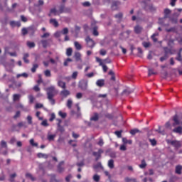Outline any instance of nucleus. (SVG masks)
<instances>
[{
    "mask_svg": "<svg viewBox=\"0 0 182 182\" xmlns=\"http://www.w3.org/2000/svg\"><path fill=\"white\" fill-rule=\"evenodd\" d=\"M181 52H182V48L179 49V52L178 53V56L176 57V60H178V62L182 61Z\"/></svg>",
    "mask_w": 182,
    "mask_h": 182,
    "instance_id": "nucleus-27",
    "label": "nucleus"
},
{
    "mask_svg": "<svg viewBox=\"0 0 182 182\" xmlns=\"http://www.w3.org/2000/svg\"><path fill=\"white\" fill-rule=\"evenodd\" d=\"M28 75L26 73H23L21 74H18L16 75L17 79H19V77H28Z\"/></svg>",
    "mask_w": 182,
    "mask_h": 182,
    "instance_id": "nucleus-38",
    "label": "nucleus"
},
{
    "mask_svg": "<svg viewBox=\"0 0 182 182\" xmlns=\"http://www.w3.org/2000/svg\"><path fill=\"white\" fill-rule=\"evenodd\" d=\"M59 14H63L64 12H68V9L65 7V4H61L58 10Z\"/></svg>",
    "mask_w": 182,
    "mask_h": 182,
    "instance_id": "nucleus-17",
    "label": "nucleus"
},
{
    "mask_svg": "<svg viewBox=\"0 0 182 182\" xmlns=\"http://www.w3.org/2000/svg\"><path fill=\"white\" fill-rule=\"evenodd\" d=\"M85 42H87L88 48H93L95 46V41L89 36L85 38Z\"/></svg>",
    "mask_w": 182,
    "mask_h": 182,
    "instance_id": "nucleus-8",
    "label": "nucleus"
},
{
    "mask_svg": "<svg viewBox=\"0 0 182 182\" xmlns=\"http://www.w3.org/2000/svg\"><path fill=\"white\" fill-rule=\"evenodd\" d=\"M91 121L97 122L99 120V115H95L90 118Z\"/></svg>",
    "mask_w": 182,
    "mask_h": 182,
    "instance_id": "nucleus-55",
    "label": "nucleus"
},
{
    "mask_svg": "<svg viewBox=\"0 0 182 182\" xmlns=\"http://www.w3.org/2000/svg\"><path fill=\"white\" fill-rule=\"evenodd\" d=\"M134 32L136 33V35H140L141 32H143V27L140 25H136L134 27Z\"/></svg>",
    "mask_w": 182,
    "mask_h": 182,
    "instance_id": "nucleus-9",
    "label": "nucleus"
},
{
    "mask_svg": "<svg viewBox=\"0 0 182 182\" xmlns=\"http://www.w3.org/2000/svg\"><path fill=\"white\" fill-rule=\"evenodd\" d=\"M55 95H56V90L55 89V87L51 86L47 88L48 99H50L51 97H53Z\"/></svg>",
    "mask_w": 182,
    "mask_h": 182,
    "instance_id": "nucleus-3",
    "label": "nucleus"
},
{
    "mask_svg": "<svg viewBox=\"0 0 182 182\" xmlns=\"http://www.w3.org/2000/svg\"><path fill=\"white\" fill-rule=\"evenodd\" d=\"M93 168L95 170H97L98 168H103V166H102V163L98 162L97 164L93 166Z\"/></svg>",
    "mask_w": 182,
    "mask_h": 182,
    "instance_id": "nucleus-33",
    "label": "nucleus"
},
{
    "mask_svg": "<svg viewBox=\"0 0 182 182\" xmlns=\"http://www.w3.org/2000/svg\"><path fill=\"white\" fill-rule=\"evenodd\" d=\"M122 142L124 144H132L133 143V141L132 140H128L127 138H122Z\"/></svg>",
    "mask_w": 182,
    "mask_h": 182,
    "instance_id": "nucleus-31",
    "label": "nucleus"
},
{
    "mask_svg": "<svg viewBox=\"0 0 182 182\" xmlns=\"http://www.w3.org/2000/svg\"><path fill=\"white\" fill-rule=\"evenodd\" d=\"M173 133H177L178 134H182V127L178 126L173 129Z\"/></svg>",
    "mask_w": 182,
    "mask_h": 182,
    "instance_id": "nucleus-18",
    "label": "nucleus"
},
{
    "mask_svg": "<svg viewBox=\"0 0 182 182\" xmlns=\"http://www.w3.org/2000/svg\"><path fill=\"white\" fill-rule=\"evenodd\" d=\"M88 82L86 80H82L79 82L78 87L81 90H87Z\"/></svg>",
    "mask_w": 182,
    "mask_h": 182,
    "instance_id": "nucleus-4",
    "label": "nucleus"
},
{
    "mask_svg": "<svg viewBox=\"0 0 182 182\" xmlns=\"http://www.w3.org/2000/svg\"><path fill=\"white\" fill-rule=\"evenodd\" d=\"M92 34L94 35V36H99V32H97V26H95L93 28V33Z\"/></svg>",
    "mask_w": 182,
    "mask_h": 182,
    "instance_id": "nucleus-49",
    "label": "nucleus"
},
{
    "mask_svg": "<svg viewBox=\"0 0 182 182\" xmlns=\"http://www.w3.org/2000/svg\"><path fill=\"white\" fill-rule=\"evenodd\" d=\"M62 164H63V162H60L58 166V170L59 173H62V171H63V168H62L61 167Z\"/></svg>",
    "mask_w": 182,
    "mask_h": 182,
    "instance_id": "nucleus-59",
    "label": "nucleus"
},
{
    "mask_svg": "<svg viewBox=\"0 0 182 182\" xmlns=\"http://www.w3.org/2000/svg\"><path fill=\"white\" fill-rule=\"evenodd\" d=\"M125 33H127V36L125 38L122 37V36H123V35H124V33H121V37H120L121 39H126V38H129V35H130V33H132V31L128 30V31H126Z\"/></svg>",
    "mask_w": 182,
    "mask_h": 182,
    "instance_id": "nucleus-36",
    "label": "nucleus"
},
{
    "mask_svg": "<svg viewBox=\"0 0 182 182\" xmlns=\"http://www.w3.org/2000/svg\"><path fill=\"white\" fill-rule=\"evenodd\" d=\"M45 76H46L47 77H50V76H52V74L50 73V70H46L44 72Z\"/></svg>",
    "mask_w": 182,
    "mask_h": 182,
    "instance_id": "nucleus-54",
    "label": "nucleus"
},
{
    "mask_svg": "<svg viewBox=\"0 0 182 182\" xmlns=\"http://www.w3.org/2000/svg\"><path fill=\"white\" fill-rule=\"evenodd\" d=\"M181 170H182V166L181 165H178L176 166L175 172L176 174H181Z\"/></svg>",
    "mask_w": 182,
    "mask_h": 182,
    "instance_id": "nucleus-23",
    "label": "nucleus"
},
{
    "mask_svg": "<svg viewBox=\"0 0 182 182\" xmlns=\"http://www.w3.org/2000/svg\"><path fill=\"white\" fill-rule=\"evenodd\" d=\"M125 182H136V179H132L129 178H125Z\"/></svg>",
    "mask_w": 182,
    "mask_h": 182,
    "instance_id": "nucleus-64",
    "label": "nucleus"
},
{
    "mask_svg": "<svg viewBox=\"0 0 182 182\" xmlns=\"http://www.w3.org/2000/svg\"><path fill=\"white\" fill-rule=\"evenodd\" d=\"M73 53V50L72 48H68L66 50V55L67 56H72V53Z\"/></svg>",
    "mask_w": 182,
    "mask_h": 182,
    "instance_id": "nucleus-37",
    "label": "nucleus"
},
{
    "mask_svg": "<svg viewBox=\"0 0 182 182\" xmlns=\"http://www.w3.org/2000/svg\"><path fill=\"white\" fill-rule=\"evenodd\" d=\"M39 68V65L38 64H33V68H31V72L33 73H35L36 72V70Z\"/></svg>",
    "mask_w": 182,
    "mask_h": 182,
    "instance_id": "nucleus-44",
    "label": "nucleus"
},
{
    "mask_svg": "<svg viewBox=\"0 0 182 182\" xmlns=\"http://www.w3.org/2000/svg\"><path fill=\"white\" fill-rule=\"evenodd\" d=\"M139 168L144 169L147 167V163H146V160L142 159L141 161V164L139 165Z\"/></svg>",
    "mask_w": 182,
    "mask_h": 182,
    "instance_id": "nucleus-20",
    "label": "nucleus"
},
{
    "mask_svg": "<svg viewBox=\"0 0 182 182\" xmlns=\"http://www.w3.org/2000/svg\"><path fill=\"white\" fill-rule=\"evenodd\" d=\"M1 146L3 147L4 149H8V144H6V141L4 140L1 141Z\"/></svg>",
    "mask_w": 182,
    "mask_h": 182,
    "instance_id": "nucleus-45",
    "label": "nucleus"
},
{
    "mask_svg": "<svg viewBox=\"0 0 182 182\" xmlns=\"http://www.w3.org/2000/svg\"><path fill=\"white\" fill-rule=\"evenodd\" d=\"M175 11H177L178 13H177V12H175V13L173 14V16H174L175 18H178V17L180 16V13L181 12L182 9H175Z\"/></svg>",
    "mask_w": 182,
    "mask_h": 182,
    "instance_id": "nucleus-34",
    "label": "nucleus"
},
{
    "mask_svg": "<svg viewBox=\"0 0 182 182\" xmlns=\"http://www.w3.org/2000/svg\"><path fill=\"white\" fill-rule=\"evenodd\" d=\"M19 99H21V95H19V94H14L13 95V100H14V102H18V100H19Z\"/></svg>",
    "mask_w": 182,
    "mask_h": 182,
    "instance_id": "nucleus-29",
    "label": "nucleus"
},
{
    "mask_svg": "<svg viewBox=\"0 0 182 182\" xmlns=\"http://www.w3.org/2000/svg\"><path fill=\"white\" fill-rule=\"evenodd\" d=\"M70 95V91L68 90H63L60 92V96L63 97H68Z\"/></svg>",
    "mask_w": 182,
    "mask_h": 182,
    "instance_id": "nucleus-12",
    "label": "nucleus"
},
{
    "mask_svg": "<svg viewBox=\"0 0 182 182\" xmlns=\"http://www.w3.org/2000/svg\"><path fill=\"white\" fill-rule=\"evenodd\" d=\"M122 133H123V130H120V131H115L114 132V134H116V136L120 139L122 137Z\"/></svg>",
    "mask_w": 182,
    "mask_h": 182,
    "instance_id": "nucleus-46",
    "label": "nucleus"
},
{
    "mask_svg": "<svg viewBox=\"0 0 182 182\" xmlns=\"http://www.w3.org/2000/svg\"><path fill=\"white\" fill-rule=\"evenodd\" d=\"M164 51H165V55H168V53H170L171 55H173V53H174V52H173V50L170 49V48H166L164 49Z\"/></svg>",
    "mask_w": 182,
    "mask_h": 182,
    "instance_id": "nucleus-35",
    "label": "nucleus"
},
{
    "mask_svg": "<svg viewBox=\"0 0 182 182\" xmlns=\"http://www.w3.org/2000/svg\"><path fill=\"white\" fill-rule=\"evenodd\" d=\"M106 100H107V94H99L97 96V102H99L100 107H102V104Z\"/></svg>",
    "mask_w": 182,
    "mask_h": 182,
    "instance_id": "nucleus-2",
    "label": "nucleus"
},
{
    "mask_svg": "<svg viewBox=\"0 0 182 182\" xmlns=\"http://www.w3.org/2000/svg\"><path fill=\"white\" fill-rule=\"evenodd\" d=\"M37 157H38V159H48V156L45 154H43V153H38L37 154Z\"/></svg>",
    "mask_w": 182,
    "mask_h": 182,
    "instance_id": "nucleus-42",
    "label": "nucleus"
},
{
    "mask_svg": "<svg viewBox=\"0 0 182 182\" xmlns=\"http://www.w3.org/2000/svg\"><path fill=\"white\" fill-rule=\"evenodd\" d=\"M57 122H58V130L61 132V133H63V132H65V128L60 126V123H62V120H60V119H57Z\"/></svg>",
    "mask_w": 182,
    "mask_h": 182,
    "instance_id": "nucleus-19",
    "label": "nucleus"
},
{
    "mask_svg": "<svg viewBox=\"0 0 182 182\" xmlns=\"http://www.w3.org/2000/svg\"><path fill=\"white\" fill-rule=\"evenodd\" d=\"M27 46H28V48H35V43L28 41Z\"/></svg>",
    "mask_w": 182,
    "mask_h": 182,
    "instance_id": "nucleus-58",
    "label": "nucleus"
},
{
    "mask_svg": "<svg viewBox=\"0 0 182 182\" xmlns=\"http://www.w3.org/2000/svg\"><path fill=\"white\" fill-rule=\"evenodd\" d=\"M149 141H150L151 146H156V144H157V141H156L155 139H149Z\"/></svg>",
    "mask_w": 182,
    "mask_h": 182,
    "instance_id": "nucleus-53",
    "label": "nucleus"
},
{
    "mask_svg": "<svg viewBox=\"0 0 182 182\" xmlns=\"http://www.w3.org/2000/svg\"><path fill=\"white\" fill-rule=\"evenodd\" d=\"M10 25H11V26H13V27L18 26L19 28V26H21V22H19V21H11Z\"/></svg>",
    "mask_w": 182,
    "mask_h": 182,
    "instance_id": "nucleus-24",
    "label": "nucleus"
},
{
    "mask_svg": "<svg viewBox=\"0 0 182 182\" xmlns=\"http://www.w3.org/2000/svg\"><path fill=\"white\" fill-rule=\"evenodd\" d=\"M98 156L95 158V161H99V159H100V157H102V154L103 153L102 149H99L98 151Z\"/></svg>",
    "mask_w": 182,
    "mask_h": 182,
    "instance_id": "nucleus-41",
    "label": "nucleus"
},
{
    "mask_svg": "<svg viewBox=\"0 0 182 182\" xmlns=\"http://www.w3.org/2000/svg\"><path fill=\"white\" fill-rule=\"evenodd\" d=\"M52 15L56 16L57 15H60V13H59V11L56 10L55 8H53L50 10V14H48L49 16H52Z\"/></svg>",
    "mask_w": 182,
    "mask_h": 182,
    "instance_id": "nucleus-11",
    "label": "nucleus"
},
{
    "mask_svg": "<svg viewBox=\"0 0 182 182\" xmlns=\"http://www.w3.org/2000/svg\"><path fill=\"white\" fill-rule=\"evenodd\" d=\"M28 58H29V53H24L23 60H24L25 63H29V60H28Z\"/></svg>",
    "mask_w": 182,
    "mask_h": 182,
    "instance_id": "nucleus-26",
    "label": "nucleus"
},
{
    "mask_svg": "<svg viewBox=\"0 0 182 182\" xmlns=\"http://www.w3.org/2000/svg\"><path fill=\"white\" fill-rule=\"evenodd\" d=\"M16 109H19L20 110H22L23 112H26V110H28V108L25 107L23 106V105H22L21 103H18L16 105Z\"/></svg>",
    "mask_w": 182,
    "mask_h": 182,
    "instance_id": "nucleus-14",
    "label": "nucleus"
},
{
    "mask_svg": "<svg viewBox=\"0 0 182 182\" xmlns=\"http://www.w3.org/2000/svg\"><path fill=\"white\" fill-rule=\"evenodd\" d=\"M62 76L59 75L57 78V82L59 87H61V89H66V83L63 81H61Z\"/></svg>",
    "mask_w": 182,
    "mask_h": 182,
    "instance_id": "nucleus-7",
    "label": "nucleus"
},
{
    "mask_svg": "<svg viewBox=\"0 0 182 182\" xmlns=\"http://www.w3.org/2000/svg\"><path fill=\"white\" fill-rule=\"evenodd\" d=\"M107 53V51H106V50L105 49H101L100 51V55H101L102 56H105Z\"/></svg>",
    "mask_w": 182,
    "mask_h": 182,
    "instance_id": "nucleus-60",
    "label": "nucleus"
},
{
    "mask_svg": "<svg viewBox=\"0 0 182 182\" xmlns=\"http://www.w3.org/2000/svg\"><path fill=\"white\" fill-rule=\"evenodd\" d=\"M49 42H52V39L42 40L41 43L43 48H46L49 46Z\"/></svg>",
    "mask_w": 182,
    "mask_h": 182,
    "instance_id": "nucleus-13",
    "label": "nucleus"
},
{
    "mask_svg": "<svg viewBox=\"0 0 182 182\" xmlns=\"http://www.w3.org/2000/svg\"><path fill=\"white\" fill-rule=\"evenodd\" d=\"M15 177H16V173H14L13 174L10 175V178L9 179V181L10 182H15Z\"/></svg>",
    "mask_w": 182,
    "mask_h": 182,
    "instance_id": "nucleus-39",
    "label": "nucleus"
},
{
    "mask_svg": "<svg viewBox=\"0 0 182 182\" xmlns=\"http://www.w3.org/2000/svg\"><path fill=\"white\" fill-rule=\"evenodd\" d=\"M117 19H122L123 18V13H119L114 16Z\"/></svg>",
    "mask_w": 182,
    "mask_h": 182,
    "instance_id": "nucleus-57",
    "label": "nucleus"
},
{
    "mask_svg": "<svg viewBox=\"0 0 182 182\" xmlns=\"http://www.w3.org/2000/svg\"><path fill=\"white\" fill-rule=\"evenodd\" d=\"M167 143L168 144H171V146H173V147H175V149H180V147H181V142H180V141L168 140Z\"/></svg>",
    "mask_w": 182,
    "mask_h": 182,
    "instance_id": "nucleus-5",
    "label": "nucleus"
},
{
    "mask_svg": "<svg viewBox=\"0 0 182 182\" xmlns=\"http://www.w3.org/2000/svg\"><path fill=\"white\" fill-rule=\"evenodd\" d=\"M72 105H73V101L69 99L67 102V107H68V109H72Z\"/></svg>",
    "mask_w": 182,
    "mask_h": 182,
    "instance_id": "nucleus-47",
    "label": "nucleus"
},
{
    "mask_svg": "<svg viewBox=\"0 0 182 182\" xmlns=\"http://www.w3.org/2000/svg\"><path fill=\"white\" fill-rule=\"evenodd\" d=\"M74 113L75 114H80V107H79V104L75 105V111Z\"/></svg>",
    "mask_w": 182,
    "mask_h": 182,
    "instance_id": "nucleus-28",
    "label": "nucleus"
},
{
    "mask_svg": "<svg viewBox=\"0 0 182 182\" xmlns=\"http://www.w3.org/2000/svg\"><path fill=\"white\" fill-rule=\"evenodd\" d=\"M98 146H100L102 147L103 144H105V142L103 141V139L100 138V141L97 142Z\"/></svg>",
    "mask_w": 182,
    "mask_h": 182,
    "instance_id": "nucleus-61",
    "label": "nucleus"
},
{
    "mask_svg": "<svg viewBox=\"0 0 182 182\" xmlns=\"http://www.w3.org/2000/svg\"><path fill=\"white\" fill-rule=\"evenodd\" d=\"M119 5H120V1H114L112 2L111 8L113 11H116L117 9H119Z\"/></svg>",
    "mask_w": 182,
    "mask_h": 182,
    "instance_id": "nucleus-10",
    "label": "nucleus"
},
{
    "mask_svg": "<svg viewBox=\"0 0 182 182\" xmlns=\"http://www.w3.org/2000/svg\"><path fill=\"white\" fill-rule=\"evenodd\" d=\"M50 23H51V25H53V26H55V28H58L59 26V23L55 18H51L50 20Z\"/></svg>",
    "mask_w": 182,
    "mask_h": 182,
    "instance_id": "nucleus-22",
    "label": "nucleus"
},
{
    "mask_svg": "<svg viewBox=\"0 0 182 182\" xmlns=\"http://www.w3.org/2000/svg\"><path fill=\"white\" fill-rule=\"evenodd\" d=\"M93 180L95 182H99L100 181V176H99L97 174L94 175Z\"/></svg>",
    "mask_w": 182,
    "mask_h": 182,
    "instance_id": "nucleus-51",
    "label": "nucleus"
},
{
    "mask_svg": "<svg viewBox=\"0 0 182 182\" xmlns=\"http://www.w3.org/2000/svg\"><path fill=\"white\" fill-rule=\"evenodd\" d=\"M30 144L33 146V147H38V143L35 142L33 139H30Z\"/></svg>",
    "mask_w": 182,
    "mask_h": 182,
    "instance_id": "nucleus-50",
    "label": "nucleus"
},
{
    "mask_svg": "<svg viewBox=\"0 0 182 182\" xmlns=\"http://www.w3.org/2000/svg\"><path fill=\"white\" fill-rule=\"evenodd\" d=\"M108 75H110L111 77V80H113L114 82V80H116V75H114V72H113V70H109Z\"/></svg>",
    "mask_w": 182,
    "mask_h": 182,
    "instance_id": "nucleus-32",
    "label": "nucleus"
},
{
    "mask_svg": "<svg viewBox=\"0 0 182 182\" xmlns=\"http://www.w3.org/2000/svg\"><path fill=\"white\" fill-rule=\"evenodd\" d=\"M96 85L97 86H98V87H103V86H105V80L104 79L97 80L96 82Z\"/></svg>",
    "mask_w": 182,
    "mask_h": 182,
    "instance_id": "nucleus-16",
    "label": "nucleus"
},
{
    "mask_svg": "<svg viewBox=\"0 0 182 182\" xmlns=\"http://www.w3.org/2000/svg\"><path fill=\"white\" fill-rule=\"evenodd\" d=\"M28 99L30 103H33V102H35V97H33L32 95H29Z\"/></svg>",
    "mask_w": 182,
    "mask_h": 182,
    "instance_id": "nucleus-63",
    "label": "nucleus"
},
{
    "mask_svg": "<svg viewBox=\"0 0 182 182\" xmlns=\"http://www.w3.org/2000/svg\"><path fill=\"white\" fill-rule=\"evenodd\" d=\"M55 137H56V135L50 134V135H48L47 139L48 140H49V141H52V140H55Z\"/></svg>",
    "mask_w": 182,
    "mask_h": 182,
    "instance_id": "nucleus-48",
    "label": "nucleus"
},
{
    "mask_svg": "<svg viewBox=\"0 0 182 182\" xmlns=\"http://www.w3.org/2000/svg\"><path fill=\"white\" fill-rule=\"evenodd\" d=\"M132 92H133V90L127 89L122 92V95H126L127 96L128 95H130V93H132Z\"/></svg>",
    "mask_w": 182,
    "mask_h": 182,
    "instance_id": "nucleus-43",
    "label": "nucleus"
},
{
    "mask_svg": "<svg viewBox=\"0 0 182 182\" xmlns=\"http://www.w3.org/2000/svg\"><path fill=\"white\" fill-rule=\"evenodd\" d=\"M75 49H77V50H80L82 49V45H80V43H79V42L75 41L74 43Z\"/></svg>",
    "mask_w": 182,
    "mask_h": 182,
    "instance_id": "nucleus-30",
    "label": "nucleus"
},
{
    "mask_svg": "<svg viewBox=\"0 0 182 182\" xmlns=\"http://www.w3.org/2000/svg\"><path fill=\"white\" fill-rule=\"evenodd\" d=\"M171 122H173L172 123V126H173V127H176V126H180V124L182 125V117H180V115H175Z\"/></svg>",
    "mask_w": 182,
    "mask_h": 182,
    "instance_id": "nucleus-1",
    "label": "nucleus"
},
{
    "mask_svg": "<svg viewBox=\"0 0 182 182\" xmlns=\"http://www.w3.org/2000/svg\"><path fill=\"white\" fill-rule=\"evenodd\" d=\"M170 14H171V10L168 9H164V19H166V18H170Z\"/></svg>",
    "mask_w": 182,
    "mask_h": 182,
    "instance_id": "nucleus-21",
    "label": "nucleus"
},
{
    "mask_svg": "<svg viewBox=\"0 0 182 182\" xmlns=\"http://www.w3.org/2000/svg\"><path fill=\"white\" fill-rule=\"evenodd\" d=\"M151 75H157V73H154L153 69H149L148 76H150Z\"/></svg>",
    "mask_w": 182,
    "mask_h": 182,
    "instance_id": "nucleus-62",
    "label": "nucleus"
},
{
    "mask_svg": "<svg viewBox=\"0 0 182 182\" xmlns=\"http://www.w3.org/2000/svg\"><path fill=\"white\" fill-rule=\"evenodd\" d=\"M108 167L110 168H114V161L113 159L108 161Z\"/></svg>",
    "mask_w": 182,
    "mask_h": 182,
    "instance_id": "nucleus-25",
    "label": "nucleus"
},
{
    "mask_svg": "<svg viewBox=\"0 0 182 182\" xmlns=\"http://www.w3.org/2000/svg\"><path fill=\"white\" fill-rule=\"evenodd\" d=\"M74 58L77 62H80L82 60V54L79 52H75L74 55Z\"/></svg>",
    "mask_w": 182,
    "mask_h": 182,
    "instance_id": "nucleus-15",
    "label": "nucleus"
},
{
    "mask_svg": "<svg viewBox=\"0 0 182 182\" xmlns=\"http://www.w3.org/2000/svg\"><path fill=\"white\" fill-rule=\"evenodd\" d=\"M61 33L63 35H68V33H69V29H68V28H63V31H61Z\"/></svg>",
    "mask_w": 182,
    "mask_h": 182,
    "instance_id": "nucleus-56",
    "label": "nucleus"
},
{
    "mask_svg": "<svg viewBox=\"0 0 182 182\" xmlns=\"http://www.w3.org/2000/svg\"><path fill=\"white\" fill-rule=\"evenodd\" d=\"M137 50H138V56L139 58H143V50H141V48H138Z\"/></svg>",
    "mask_w": 182,
    "mask_h": 182,
    "instance_id": "nucleus-52",
    "label": "nucleus"
},
{
    "mask_svg": "<svg viewBox=\"0 0 182 182\" xmlns=\"http://www.w3.org/2000/svg\"><path fill=\"white\" fill-rule=\"evenodd\" d=\"M130 134H132V136H134V134H137V133H140V130H139L138 129H132L129 132Z\"/></svg>",
    "mask_w": 182,
    "mask_h": 182,
    "instance_id": "nucleus-40",
    "label": "nucleus"
},
{
    "mask_svg": "<svg viewBox=\"0 0 182 182\" xmlns=\"http://www.w3.org/2000/svg\"><path fill=\"white\" fill-rule=\"evenodd\" d=\"M26 122H19L17 125H13L12 129L15 132H19L18 129H21V127H26Z\"/></svg>",
    "mask_w": 182,
    "mask_h": 182,
    "instance_id": "nucleus-6",
    "label": "nucleus"
}]
</instances>
